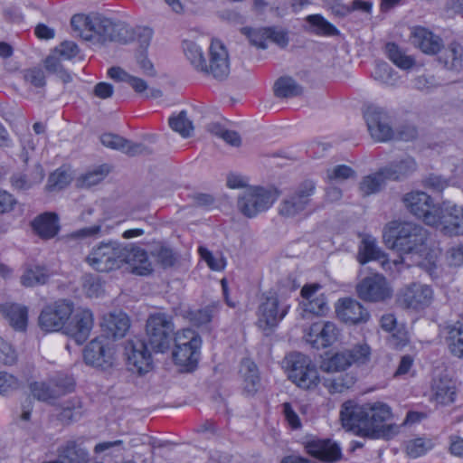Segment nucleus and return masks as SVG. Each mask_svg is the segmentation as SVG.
Masks as SVG:
<instances>
[{"mask_svg": "<svg viewBox=\"0 0 463 463\" xmlns=\"http://www.w3.org/2000/svg\"><path fill=\"white\" fill-rule=\"evenodd\" d=\"M102 330L107 337H123L129 328V319L125 313H109L103 317Z\"/></svg>", "mask_w": 463, "mask_h": 463, "instance_id": "bb28decb", "label": "nucleus"}, {"mask_svg": "<svg viewBox=\"0 0 463 463\" xmlns=\"http://www.w3.org/2000/svg\"><path fill=\"white\" fill-rule=\"evenodd\" d=\"M427 225L449 238L463 235V205L443 201L434 209L433 215L427 217Z\"/></svg>", "mask_w": 463, "mask_h": 463, "instance_id": "7ed1b4c3", "label": "nucleus"}, {"mask_svg": "<svg viewBox=\"0 0 463 463\" xmlns=\"http://www.w3.org/2000/svg\"><path fill=\"white\" fill-rule=\"evenodd\" d=\"M337 317L345 324L357 325L369 319L368 311L356 300L344 298L335 305Z\"/></svg>", "mask_w": 463, "mask_h": 463, "instance_id": "4be33fe9", "label": "nucleus"}, {"mask_svg": "<svg viewBox=\"0 0 463 463\" xmlns=\"http://www.w3.org/2000/svg\"><path fill=\"white\" fill-rule=\"evenodd\" d=\"M456 397L455 383L448 376L433 379L431 398L439 404L447 405L454 402Z\"/></svg>", "mask_w": 463, "mask_h": 463, "instance_id": "cd10ccee", "label": "nucleus"}, {"mask_svg": "<svg viewBox=\"0 0 463 463\" xmlns=\"http://www.w3.org/2000/svg\"><path fill=\"white\" fill-rule=\"evenodd\" d=\"M240 374L243 380L244 391L250 395L256 393L260 384V379L255 363L250 359H243L241 363Z\"/></svg>", "mask_w": 463, "mask_h": 463, "instance_id": "72a5a7b5", "label": "nucleus"}, {"mask_svg": "<svg viewBox=\"0 0 463 463\" xmlns=\"http://www.w3.org/2000/svg\"><path fill=\"white\" fill-rule=\"evenodd\" d=\"M426 240V230L412 222H393L383 231L386 246L400 254L420 253Z\"/></svg>", "mask_w": 463, "mask_h": 463, "instance_id": "f03ea898", "label": "nucleus"}, {"mask_svg": "<svg viewBox=\"0 0 463 463\" xmlns=\"http://www.w3.org/2000/svg\"><path fill=\"white\" fill-rule=\"evenodd\" d=\"M416 167L414 159L407 157L383 167V174H385L388 180H400L412 174Z\"/></svg>", "mask_w": 463, "mask_h": 463, "instance_id": "4c0bfd02", "label": "nucleus"}, {"mask_svg": "<svg viewBox=\"0 0 463 463\" xmlns=\"http://www.w3.org/2000/svg\"><path fill=\"white\" fill-rule=\"evenodd\" d=\"M150 254L164 269L173 267L178 260L177 254L171 248L161 243L152 245Z\"/></svg>", "mask_w": 463, "mask_h": 463, "instance_id": "79ce46f5", "label": "nucleus"}, {"mask_svg": "<svg viewBox=\"0 0 463 463\" xmlns=\"http://www.w3.org/2000/svg\"><path fill=\"white\" fill-rule=\"evenodd\" d=\"M274 93L279 98L296 97L302 93V87L290 77H281L275 82Z\"/></svg>", "mask_w": 463, "mask_h": 463, "instance_id": "a18cd8bd", "label": "nucleus"}, {"mask_svg": "<svg viewBox=\"0 0 463 463\" xmlns=\"http://www.w3.org/2000/svg\"><path fill=\"white\" fill-rule=\"evenodd\" d=\"M316 184L311 180L300 183L279 205V214L284 218H294L302 214L310 205Z\"/></svg>", "mask_w": 463, "mask_h": 463, "instance_id": "6e6552de", "label": "nucleus"}, {"mask_svg": "<svg viewBox=\"0 0 463 463\" xmlns=\"http://www.w3.org/2000/svg\"><path fill=\"white\" fill-rule=\"evenodd\" d=\"M175 340V346L177 345H193L194 347H201L202 340L198 334L192 329H184L181 332H177L175 336L173 337Z\"/></svg>", "mask_w": 463, "mask_h": 463, "instance_id": "864d4df0", "label": "nucleus"}, {"mask_svg": "<svg viewBox=\"0 0 463 463\" xmlns=\"http://www.w3.org/2000/svg\"><path fill=\"white\" fill-rule=\"evenodd\" d=\"M345 350L349 354L351 365L353 364L357 365L366 364L371 360V348L365 343L355 345L351 349Z\"/></svg>", "mask_w": 463, "mask_h": 463, "instance_id": "603ef678", "label": "nucleus"}, {"mask_svg": "<svg viewBox=\"0 0 463 463\" xmlns=\"http://www.w3.org/2000/svg\"><path fill=\"white\" fill-rule=\"evenodd\" d=\"M383 257L384 254L376 246L374 239L365 237L362 240L357 255V260L361 264H364L373 260H381Z\"/></svg>", "mask_w": 463, "mask_h": 463, "instance_id": "c03bdc74", "label": "nucleus"}, {"mask_svg": "<svg viewBox=\"0 0 463 463\" xmlns=\"http://www.w3.org/2000/svg\"><path fill=\"white\" fill-rule=\"evenodd\" d=\"M74 310L73 303L61 299L46 306L39 316V326L47 332L61 329Z\"/></svg>", "mask_w": 463, "mask_h": 463, "instance_id": "f8f14e48", "label": "nucleus"}, {"mask_svg": "<svg viewBox=\"0 0 463 463\" xmlns=\"http://www.w3.org/2000/svg\"><path fill=\"white\" fill-rule=\"evenodd\" d=\"M431 448L432 443L430 440L425 441L423 439L419 438L407 443L406 452L409 457L417 458L423 456Z\"/></svg>", "mask_w": 463, "mask_h": 463, "instance_id": "6e6d98bb", "label": "nucleus"}, {"mask_svg": "<svg viewBox=\"0 0 463 463\" xmlns=\"http://www.w3.org/2000/svg\"><path fill=\"white\" fill-rule=\"evenodd\" d=\"M405 208L413 215L421 219L427 224V217L433 215L437 205L433 204L431 197L424 192L411 191L402 197Z\"/></svg>", "mask_w": 463, "mask_h": 463, "instance_id": "412c9836", "label": "nucleus"}, {"mask_svg": "<svg viewBox=\"0 0 463 463\" xmlns=\"http://www.w3.org/2000/svg\"><path fill=\"white\" fill-rule=\"evenodd\" d=\"M320 285L312 284L303 287L301 296L303 307L307 313L323 315L327 310L326 299L323 294H317Z\"/></svg>", "mask_w": 463, "mask_h": 463, "instance_id": "a878e982", "label": "nucleus"}, {"mask_svg": "<svg viewBox=\"0 0 463 463\" xmlns=\"http://www.w3.org/2000/svg\"><path fill=\"white\" fill-rule=\"evenodd\" d=\"M355 383V377L350 373H345L324 380V386L330 393H341L350 389Z\"/></svg>", "mask_w": 463, "mask_h": 463, "instance_id": "de8ad7c7", "label": "nucleus"}, {"mask_svg": "<svg viewBox=\"0 0 463 463\" xmlns=\"http://www.w3.org/2000/svg\"><path fill=\"white\" fill-rule=\"evenodd\" d=\"M340 335L335 323L319 321L312 324L305 335L306 341L317 349L333 345Z\"/></svg>", "mask_w": 463, "mask_h": 463, "instance_id": "a211bd4d", "label": "nucleus"}, {"mask_svg": "<svg viewBox=\"0 0 463 463\" xmlns=\"http://www.w3.org/2000/svg\"><path fill=\"white\" fill-rule=\"evenodd\" d=\"M58 451L62 463H89L87 449L74 440L67 441Z\"/></svg>", "mask_w": 463, "mask_h": 463, "instance_id": "c9c22d12", "label": "nucleus"}, {"mask_svg": "<svg viewBox=\"0 0 463 463\" xmlns=\"http://www.w3.org/2000/svg\"><path fill=\"white\" fill-rule=\"evenodd\" d=\"M52 51H54V53H58L61 58L70 60L78 54L79 48L75 43L64 41Z\"/></svg>", "mask_w": 463, "mask_h": 463, "instance_id": "338daca9", "label": "nucleus"}, {"mask_svg": "<svg viewBox=\"0 0 463 463\" xmlns=\"http://www.w3.org/2000/svg\"><path fill=\"white\" fill-rule=\"evenodd\" d=\"M109 174V168L106 165L99 166L93 171H90L78 179V186L80 188H90L100 183Z\"/></svg>", "mask_w": 463, "mask_h": 463, "instance_id": "3c124183", "label": "nucleus"}, {"mask_svg": "<svg viewBox=\"0 0 463 463\" xmlns=\"http://www.w3.org/2000/svg\"><path fill=\"white\" fill-rule=\"evenodd\" d=\"M199 253L201 255V258L207 263L209 268L213 270H221L225 266L224 260L220 258H215L213 253L208 250L206 248L200 247L199 248Z\"/></svg>", "mask_w": 463, "mask_h": 463, "instance_id": "0e129e2a", "label": "nucleus"}, {"mask_svg": "<svg viewBox=\"0 0 463 463\" xmlns=\"http://www.w3.org/2000/svg\"><path fill=\"white\" fill-rule=\"evenodd\" d=\"M277 198L278 193L275 190L260 186L250 187L238 197L237 206L244 216L253 218L269 209Z\"/></svg>", "mask_w": 463, "mask_h": 463, "instance_id": "0eeeda50", "label": "nucleus"}, {"mask_svg": "<svg viewBox=\"0 0 463 463\" xmlns=\"http://www.w3.org/2000/svg\"><path fill=\"white\" fill-rule=\"evenodd\" d=\"M44 178V172L40 165L34 167L29 173H17L11 176V184L14 189L17 191H26L41 184Z\"/></svg>", "mask_w": 463, "mask_h": 463, "instance_id": "473e14b6", "label": "nucleus"}, {"mask_svg": "<svg viewBox=\"0 0 463 463\" xmlns=\"http://www.w3.org/2000/svg\"><path fill=\"white\" fill-rule=\"evenodd\" d=\"M125 354L128 366L133 373L142 374L150 370L152 359L146 345L141 338L134 337L127 341Z\"/></svg>", "mask_w": 463, "mask_h": 463, "instance_id": "2eb2a0df", "label": "nucleus"}, {"mask_svg": "<svg viewBox=\"0 0 463 463\" xmlns=\"http://www.w3.org/2000/svg\"><path fill=\"white\" fill-rule=\"evenodd\" d=\"M146 335L151 348L156 352L166 351L175 335L172 317L165 313H156L146 320Z\"/></svg>", "mask_w": 463, "mask_h": 463, "instance_id": "423d86ee", "label": "nucleus"}, {"mask_svg": "<svg viewBox=\"0 0 463 463\" xmlns=\"http://www.w3.org/2000/svg\"><path fill=\"white\" fill-rule=\"evenodd\" d=\"M447 329L446 342L449 351L455 356L463 358V327L455 325Z\"/></svg>", "mask_w": 463, "mask_h": 463, "instance_id": "49530a36", "label": "nucleus"}, {"mask_svg": "<svg viewBox=\"0 0 463 463\" xmlns=\"http://www.w3.org/2000/svg\"><path fill=\"white\" fill-rule=\"evenodd\" d=\"M23 77L26 83L36 89H42L46 84L44 71L39 67L24 70L23 71Z\"/></svg>", "mask_w": 463, "mask_h": 463, "instance_id": "5fc2aeb1", "label": "nucleus"}, {"mask_svg": "<svg viewBox=\"0 0 463 463\" xmlns=\"http://www.w3.org/2000/svg\"><path fill=\"white\" fill-rule=\"evenodd\" d=\"M432 295L429 286L412 283L400 291L397 301L405 308L423 309L430 304Z\"/></svg>", "mask_w": 463, "mask_h": 463, "instance_id": "f3484780", "label": "nucleus"}, {"mask_svg": "<svg viewBox=\"0 0 463 463\" xmlns=\"http://www.w3.org/2000/svg\"><path fill=\"white\" fill-rule=\"evenodd\" d=\"M200 356V347L193 345H177L173 352V358L175 364L185 367L187 370H193Z\"/></svg>", "mask_w": 463, "mask_h": 463, "instance_id": "e433bc0d", "label": "nucleus"}, {"mask_svg": "<svg viewBox=\"0 0 463 463\" xmlns=\"http://www.w3.org/2000/svg\"><path fill=\"white\" fill-rule=\"evenodd\" d=\"M0 312L14 329L19 331L25 330L28 317V311L25 307L14 303H5L0 306Z\"/></svg>", "mask_w": 463, "mask_h": 463, "instance_id": "2f4dec72", "label": "nucleus"}, {"mask_svg": "<svg viewBox=\"0 0 463 463\" xmlns=\"http://www.w3.org/2000/svg\"><path fill=\"white\" fill-rule=\"evenodd\" d=\"M230 71V55L226 45L220 39L213 38L208 50L206 70L203 73L217 80H224Z\"/></svg>", "mask_w": 463, "mask_h": 463, "instance_id": "9d476101", "label": "nucleus"}, {"mask_svg": "<svg viewBox=\"0 0 463 463\" xmlns=\"http://www.w3.org/2000/svg\"><path fill=\"white\" fill-rule=\"evenodd\" d=\"M387 177L383 174V168L378 172L368 175L361 180L359 184V190L363 196H369L371 194L380 192L385 185Z\"/></svg>", "mask_w": 463, "mask_h": 463, "instance_id": "ea45409f", "label": "nucleus"}, {"mask_svg": "<svg viewBox=\"0 0 463 463\" xmlns=\"http://www.w3.org/2000/svg\"><path fill=\"white\" fill-rule=\"evenodd\" d=\"M122 245L110 241L100 243L86 258L88 264L97 271L108 272L121 267Z\"/></svg>", "mask_w": 463, "mask_h": 463, "instance_id": "1a4fd4ad", "label": "nucleus"}, {"mask_svg": "<svg viewBox=\"0 0 463 463\" xmlns=\"http://www.w3.org/2000/svg\"><path fill=\"white\" fill-rule=\"evenodd\" d=\"M33 232L42 239L48 240L57 235L60 230L58 215L54 213H44L32 222Z\"/></svg>", "mask_w": 463, "mask_h": 463, "instance_id": "c756f323", "label": "nucleus"}, {"mask_svg": "<svg viewBox=\"0 0 463 463\" xmlns=\"http://www.w3.org/2000/svg\"><path fill=\"white\" fill-rule=\"evenodd\" d=\"M30 390L34 398L43 402H49L60 395V390L53 388L51 384L43 382H35L31 383Z\"/></svg>", "mask_w": 463, "mask_h": 463, "instance_id": "09e8293b", "label": "nucleus"}, {"mask_svg": "<svg viewBox=\"0 0 463 463\" xmlns=\"http://www.w3.org/2000/svg\"><path fill=\"white\" fill-rule=\"evenodd\" d=\"M354 175V171L345 165H339L326 171V177L330 181H344Z\"/></svg>", "mask_w": 463, "mask_h": 463, "instance_id": "bf43d9fd", "label": "nucleus"}, {"mask_svg": "<svg viewBox=\"0 0 463 463\" xmlns=\"http://www.w3.org/2000/svg\"><path fill=\"white\" fill-rule=\"evenodd\" d=\"M413 86L420 91H430L439 86V83L433 75H419L413 80Z\"/></svg>", "mask_w": 463, "mask_h": 463, "instance_id": "052dcab7", "label": "nucleus"}, {"mask_svg": "<svg viewBox=\"0 0 463 463\" xmlns=\"http://www.w3.org/2000/svg\"><path fill=\"white\" fill-rule=\"evenodd\" d=\"M375 76L385 84L393 85L397 81L396 73L386 63L377 67Z\"/></svg>", "mask_w": 463, "mask_h": 463, "instance_id": "69168bd1", "label": "nucleus"}, {"mask_svg": "<svg viewBox=\"0 0 463 463\" xmlns=\"http://www.w3.org/2000/svg\"><path fill=\"white\" fill-rule=\"evenodd\" d=\"M121 152L129 156H136L139 155H150L151 149L142 143H134L125 138V143L121 148Z\"/></svg>", "mask_w": 463, "mask_h": 463, "instance_id": "680f3d73", "label": "nucleus"}, {"mask_svg": "<svg viewBox=\"0 0 463 463\" xmlns=\"http://www.w3.org/2000/svg\"><path fill=\"white\" fill-rule=\"evenodd\" d=\"M16 360V354L12 346L0 337V362L4 364H13Z\"/></svg>", "mask_w": 463, "mask_h": 463, "instance_id": "774afa93", "label": "nucleus"}, {"mask_svg": "<svg viewBox=\"0 0 463 463\" xmlns=\"http://www.w3.org/2000/svg\"><path fill=\"white\" fill-rule=\"evenodd\" d=\"M83 358L87 364L106 370L116 363L114 347L106 339L95 338L83 350Z\"/></svg>", "mask_w": 463, "mask_h": 463, "instance_id": "ddd939ff", "label": "nucleus"}, {"mask_svg": "<svg viewBox=\"0 0 463 463\" xmlns=\"http://www.w3.org/2000/svg\"><path fill=\"white\" fill-rule=\"evenodd\" d=\"M285 367L288 379L304 390L316 388L320 378L311 359L301 353H291L285 357Z\"/></svg>", "mask_w": 463, "mask_h": 463, "instance_id": "39448f33", "label": "nucleus"}, {"mask_svg": "<svg viewBox=\"0 0 463 463\" xmlns=\"http://www.w3.org/2000/svg\"><path fill=\"white\" fill-rule=\"evenodd\" d=\"M356 289L358 296L365 301L378 302L391 297V288L385 278L380 274L364 278Z\"/></svg>", "mask_w": 463, "mask_h": 463, "instance_id": "6ab92c4d", "label": "nucleus"}, {"mask_svg": "<svg viewBox=\"0 0 463 463\" xmlns=\"http://www.w3.org/2000/svg\"><path fill=\"white\" fill-rule=\"evenodd\" d=\"M170 128L179 133L183 137H188L191 136L194 126L192 121L187 118L185 111H181L176 117L169 118Z\"/></svg>", "mask_w": 463, "mask_h": 463, "instance_id": "8fccbe9b", "label": "nucleus"}, {"mask_svg": "<svg viewBox=\"0 0 463 463\" xmlns=\"http://www.w3.org/2000/svg\"><path fill=\"white\" fill-rule=\"evenodd\" d=\"M121 250V266L128 264L131 271L137 275H147L152 271V264L144 249L129 244L122 245Z\"/></svg>", "mask_w": 463, "mask_h": 463, "instance_id": "aec40b11", "label": "nucleus"}, {"mask_svg": "<svg viewBox=\"0 0 463 463\" xmlns=\"http://www.w3.org/2000/svg\"><path fill=\"white\" fill-rule=\"evenodd\" d=\"M289 305L278 296L267 297L259 306L257 326L263 331H272L286 317Z\"/></svg>", "mask_w": 463, "mask_h": 463, "instance_id": "9b49d317", "label": "nucleus"}, {"mask_svg": "<svg viewBox=\"0 0 463 463\" xmlns=\"http://www.w3.org/2000/svg\"><path fill=\"white\" fill-rule=\"evenodd\" d=\"M80 37L94 46L109 43H137L141 50H146L150 44L152 34L151 31H80Z\"/></svg>", "mask_w": 463, "mask_h": 463, "instance_id": "20e7f679", "label": "nucleus"}, {"mask_svg": "<svg viewBox=\"0 0 463 463\" xmlns=\"http://www.w3.org/2000/svg\"><path fill=\"white\" fill-rule=\"evenodd\" d=\"M409 42L427 55H435L444 47L442 38L432 31H412Z\"/></svg>", "mask_w": 463, "mask_h": 463, "instance_id": "393cba45", "label": "nucleus"}, {"mask_svg": "<svg viewBox=\"0 0 463 463\" xmlns=\"http://www.w3.org/2000/svg\"><path fill=\"white\" fill-rule=\"evenodd\" d=\"M307 452L321 460L334 462L341 458V449L338 445L330 440H316L307 446Z\"/></svg>", "mask_w": 463, "mask_h": 463, "instance_id": "7c9ffc66", "label": "nucleus"}, {"mask_svg": "<svg viewBox=\"0 0 463 463\" xmlns=\"http://www.w3.org/2000/svg\"><path fill=\"white\" fill-rule=\"evenodd\" d=\"M438 61L445 70L455 73L461 72L463 71V46L458 42L450 43Z\"/></svg>", "mask_w": 463, "mask_h": 463, "instance_id": "c85d7f7f", "label": "nucleus"}, {"mask_svg": "<svg viewBox=\"0 0 463 463\" xmlns=\"http://www.w3.org/2000/svg\"><path fill=\"white\" fill-rule=\"evenodd\" d=\"M51 277V272L42 266L26 269L21 276V283L24 287H34L45 284Z\"/></svg>", "mask_w": 463, "mask_h": 463, "instance_id": "a19ab883", "label": "nucleus"}, {"mask_svg": "<svg viewBox=\"0 0 463 463\" xmlns=\"http://www.w3.org/2000/svg\"><path fill=\"white\" fill-rule=\"evenodd\" d=\"M349 366H351L349 354L346 353V350H344L324 359L320 364V369L326 373H336L345 371Z\"/></svg>", "mask_w": 463, "mask_h": 463, "instance_id": "37998d69", "label": "nucleus"}, {"mask_svg": "<svg viewBox=\"0 0 463 463\" xmlns=\"http://www.w3.org/2000/svg\"><path fill=\"white\" fill-rule=\"evenodd\" d=\"M385 52L390 61L402 70H410L416 63L414 56L407 54L403 49L394 43H386Z\"/></svg>", "mask_w": 463, "mask_h": 463, "instance_id": "58836bf2", "label": "nucleus"}, {"mask_svg": "<svg viewBox=\"0 0 463 463\" xmlns=\"http://www.w3.org/2000/svg\"><path fill=\"white\" fill-rule=\"evenodd\" d=\"M217 311V305L208 306L203 309L191 313V321L197 325L203 326L211 322L213 314Z\"/></svg>", "mask_w": 463, "mask_h": 463, "instance_id": "13d9d810", "label": "nucleus"}, {"mask_svg": "<svg viewBox=\"0 0 463 463\" xmlns=\"http://www.w3.org/2000/svg\"><path fill=\"white\" fill-rule=\"evenodd\" d=\"M249 43L257 49H266L269 43L283 48L288 45L289 37L286 31H242Z\"/></svg>", "mask_w": 463, "mask_h": 463, "instance_id": "b1692460", "label": "nucleus"}, {"mask_svg": "<svg viewBox=\"0 0 463 463\" xmlns=\"http://www.w3.org/2000/svg\"><path fill=\"white\" fill-rule=\"evenodd\" d=\"M71 181V175L67 172L57 170L49 176L47 189L60 191L65 188Z\"/></svg>", "mask_w": 463, "mask_h": 463, "instance_id": "4d7b16f0", "label": "nucleus"}, {"mask_svg": "<svg viewBox=\"0 0 463 463\" xmlns=\"http://www.w3.org/2000/svg\"><path fill=\"white\" fill-rule=\"evenodd\" d=\"M93 314L90 309L78 310L66 327V333L78 344H82L90 335L93 327Z\"/></svg>", "mask_w": 463, "mask_h": 463, "instance_id": "5701e85b", "label": "nucleus"}, {"mask_svg": "<svg viewBox=\"0 0 463 463\" xmlns=\"http://www.w3.org/2000/svg\"><path fill=\"white\" fill-rule=\"evenodd\" d=\"M70 24L72 29H109L115 27L124 29L130 26L124 21L106 16L98 12L75 14L71 16Z\"/></svg>", "mask_w": 463, "mask_h": 463, "instance_id": "dca6fc26", "label": "nucleus"}, {"mask_svg": "<svg viewBox=\"0 0 463 463\" xmlns=\"http://www.w3.org/2000/svg\"><path fill=\"white\" fill-rule=\"evenodd\" d=\"M390 334L391 335L388 338V342L395 348L404 346L409 341L408 333L402 325H400L394 331L390 332Z\"/></svg>", "mask_w": 463, "mask_h": 463, "instance_id": "e2e57ef3", "label": "nucleus"}, {"mask_svg": "<svg viewBox=\"0 0 463 463\" xmlns=\"http://www.w3.org/2000/svg\"><path fill=\"white\" fill-rule=\"evenodd\" d=\"M340 417L345 428L361 437L389 439L399 432V425L389 423L391 408L383 402L357 404L347 401L342 405Z\"/></svg>", "mask_w": 463, "mask_h": 463, "instance_id": "f257e3e1", "label": "nucleus"}, {"mask_svg": "<svg viewBox=\"0 0 463 463\" xmlns=\"http://www.w3.org/2000/svg\"><path fill=\"white\" fill-rule=\"evenodd\" d=\"M364 119L368 131L375 141L385 142L394 137L390 116L383 109L376 106L368 107L364 112Z\"/></svg>", "mask_w": 463, "mask_h": 463, "instance_id": "4468645a", "label": "nucleus"}, {"mask_svg": "<svg viewBox=\"0 0 463 463\" xmlns=\"http://www.w3.org/2000/svg\"><path fill=\"white\" fill-rule=\"evenodd\" d=\"M183 52L191 66L199 72L206 70V58L203 48L194 41L184 40L182 43Z\"/></svg>", "mask_w": 463, "mask_h": 463, "instance_id": "f704fd0d", "label": "nucleus"}]
</instances>
